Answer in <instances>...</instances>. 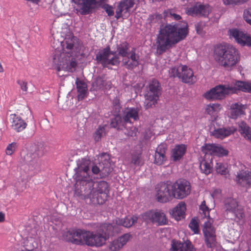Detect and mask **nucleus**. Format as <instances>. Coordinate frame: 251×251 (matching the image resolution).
<instances>
[{
  "mask_svg": "<svg viewBox=\"0 0 251 251\" xmlns=\"http://www.w3.org/2000/svg\"><path fill=\"white\" fill-rule=\"evenodd\" d=\"M77 43V39L73 34L66 35L63 41L54 39L52 46L55 50L52 57L53 65L58 71H71L75 67L76 62L73 50Z\"/></svg>",
  "mask_w": 251,
  "mask_h": 251,
  "instance_id": "obj_2",
  "label": "nucleus"
},
{
  "mask_svg": "<svg viewBox=\"0 0 251 251\" xmlns=\"http://www.w3.org/2000/svg\"><path fill=\"white\" fill-rule=\"evenodd\" d=\"M212 11V7L208 4H202L197 2L186 8L187 14L192 16H207Z\"/></svg>",
  "mask_w": 251,
  "mask_h": 251,
  "instance_id": "obj_16",
  "label": "nucleus"
},
{
  "mask_svg": "<svg viewBox=\"0 0 251 251\" xmlns=\"http://www.w3.org/2000/svg\"><path fill=\"white\" fill-rule=\"evenodd\" d=\"M186 210L185 203L180 202L172 210L171 214L176 220L179 221L184 218Z\"/></svg>",
  "mask_w": 251,
  "mask_h": 251,
  "instance_id": "obj_30",
  "label": "nucleus"
},
{
  "mask_svg": "<svg viewBox=\"0 0 251 251\" xmlns=\"http://www.w3.org/2000/svg\"><path fill=\"white\" fill-rule=\"evenodd\" d=\"M10 121L11 128L18 132L23 130L27 126L26 123L21 117L16 114H11L10 115Z\"/></svg>",
  "mask_w": 251,
  "mask_h": 251,
  "instance_id": "obj_24",
  "label": "nucleus"
},
{
  "mask_svg": "<svg viewBox=\"0 0 251 251\" xmlns=\"http://www.w3.org/2000/svg\"><path fill=\"white\" fill-rule=\"evenodd\" d=\"M104 84V82L100 78H98L93 83V87H97L98 88H101Z\"/></svg>",
  "mask_w": 251,
  "mask_h": 251,
  "instance_id": "obj_45",
  "label": "nucleus"
},
{
  "mask_svg": "<svg viewBox=\"0 0 251 251\" xmlns=\"http://www.w3.org/2000/svg\"><path fill=\"white\" fill-rule=\"evenodd\" d=\"M222 106L221 104L215 103H210L206 105L205 112L214 119H216L218 116V114L221 111Z\"/></svg>",
  "mask_w": 251,
  "mask_h": 251,
  "instance_id": "obj_34",
  "label": "nucleus"
},
{
  "mask_svg": "<svg viewBox=\"0 0 251 251\" xmlns=\"http://www.w3.org/2000/svg\"><path fill=\"white\" fill-rule=\"evenodd\" d=\"M155 197L160 202H166L173 199L171 183H161L155 188Z\"/></svg>",
  "mask_w": 251,
  "mask_h": 251,
  "instance_id": "obj_13",
  "label": "nucleus"
},
{
  "mask_svg": "<svg viewBox=\"0 0 251 251\" xmlns=\"http://www.w3.org/2000/svg\"><path fill=\"white\" fill-rule=\"evenodd\" d=\"M188 33V24L182 22L176 24H168L160 28L156 38L157 52L159 54L184 39Z\"/></svg>",
  "mask_w": 251,
  "mask_h": 251,
  "instance_id": "obj_3",
  "label": "nucleus"
},
{
  "mask_svg": "<svg viewBox=\"0 0 251 251\" xmlns=\"http://www.w3.org/2000/svg\"><path fill=\"white\" fill-rule=\"evenodd\" d=\"M200 168L202 173L205 175H208L211 173L212 170V158L206 160L202 159L200 161Z\"/></svg>",
  "mask_w": 251,
  "mask_h": 251,
  "instance_id": "obj_36",
  "label": "nucleus"
},
{
  "mask_svg": "<svg viewBox=\"0 0 251 251\" xmlns=\"http://www.w3.org/2000/svg\"><path fill=\"white\" fill-rule=\"evenodd\" d=\"M187 149L185 145H176L172 151V157L174 161L180 160L185 154Z\"/></svg>",
  "mask_w": 251,
  "mask_h": 251,
  "instance_id": "obj_33",
  "label": "nucleus"
},
{
  "mask_svg": "<svg viewBox=\"0 0 251 251\" xmlns=\"http://www.w3.org/2000/svg\"><path fill=\"white\" fill-rule=\"evenodd\" d=\"M98 159L101 162L99 163V167L97 165L93 166L92 172L95 175H98L100 173L103 176H107L111 171L108 161L109 159L108 155L107 153H103L99 156Z\"/></svg>",
  "mask_w": 251,
  "mask_h": 251,
  "instance_id": "obj_18",
  "label": "nucleus"
},
{
  "mask_svg": "<svg viewBox=\"0 0 251 251\" xmlns=\"http://www.w3.org/2000/svg\"><path fill=\"white\" fill-rule=\"evenodd\" d=\"M167 147L165 144L159 145L156 149L154 163L158 165H162L167 160L165 155Z\"/></svg>",
  "mask_w": 251,
  "mask_h": 251,
  "instance_id": "obj_25",
  "label": "nucleus"
},
{
  "mask_svg": "<svg viewBox=\"0 0 251 251\" xmlns=\"http://www.w3.org/2000/svg\"><path fill=\"white\" fill-rule=\"evenodd\" d=\"M104 130V127L102 126H99L97 129L94 135V138L96 141H98L100 139Z\"/></svg>",
  "mask_w": 251,
  "mask_h": 251,
  "instance_id": "obj_44",
  "label": "nucleus"
},
{
  "mask_svg": "<svg viewBox=\"0 0 251 251\" xmlns=\"http://www.w3.org/2000/svg\"><path fill=\"white\" fill-rule=\"evenodd\" d=\"M134 4L133 0H123L119 3L116 11V18L119 19L121 17L123 14H128L129 9L132 7Z\"/></svg>",
  "mask_w": 251,
  "mask_h": 251,
  "instance_id": "obj_23",
  "label": "nucleus"
},
{
  "mask_svg": "<svg viewBox=\"0 0 251 251\" xmlns=\"http://www.w3.org/2000/svg\"><path fill=\"white\" fill-rule=\"evenodd\" d=\"M139 109L137 108H127L123 112V119L116 115L112 120L111 125L118 129H123L125 127L126 123H131V120L136 121L138 119Z\"/></svg>",
  "mask_w": 251,
  "mask_h": 251,
  "instance_id": "obj_9",
  "label": "nucleus"
},
{
  "mask_svg": "<svg viewBox=\"0 0 251 251\" xmlns=\"http://www.w3.org/2000/svg\"><path fill=\"white\" fill-rule=\"evenodd\" d=\"M246 106L240 103H234L231 105L229 116L231 118L236 119L242 115H244Z\"/></svg>",
  "mask_w": 251,
  "mask_h": 251,
  "instance_id": "obj_31",
  "label": "nucleus"
},
{
  "mask_svg": "<svg viewBox=\"0 0 251 251\" xmlns=\"http://www.w3.org/2000/svg\"><path fill=\"white\" fill-rule=\"evenodd\" d=\"M117 229L111 224H104L100 229L96 233L88 231L86 236V245L91 247H101L105 244L110 233H115Z\"/></svg>",
  "mask_w": 251,
  "mask_h": 251,
  "instance_id": "obj_7",
  "label": "nucleus"
},
{
  "mask_svg": "<svg viewBox=\"0 0 251 251\" xmlns=\"http://www.w3.org/2000/svg\"><path fill=\"white\" fill-rule=\"evenodd\" d=\"M221 191L219 189H215L211 192V196L213 199L219 197L221 194Z\"/></svg>",
  "mask_w": 251,
  "mask_h": 251,
  "instance_id": "obj_46",
  "label": "nucleus"
},
{
  "mask_svg": "<svg viewBox=\"0 0 251 251\" xmlns=\"http://www.w3.org/2000/svg\"><path fill=\"white\" fill-rule=\"evenodd\" d=\"M18 148L19 144L18 143L12 142L7 146L5 150V153L6 155L11 156L16 151Z\"/></svg>",
  "mask_w": 251,
  "mask_h": 251,
  "instance_id": "obj_40",
  "label": "nucleus"
},
{
  "mask_svg": "<svg viewBox=\"0 0 251 251\" xmlns=\"http://www.w3.org/2000/svg\"><path fill=\"white\" fill-rule=\"evenodd\" d=\"M171 246L172 251H196L193 245L189 241L184 243L173 241Z\"/></svg>",
  "mask_w": 251,
  "mask_h": 251,
  "instance_id": "obj_26",
  "label": "nucleus"
},
{
  "mask_svg": "<svg viewBox=\"0 0 251 251\" xmlns=\"http://www.w3.org/2000/svg\"><path fill=\"white\" fill-rule=\"evenodd\" d=\"M249 0H223V2L226 5H235L245 3Z\"/></svg>",
  "mask_w": 251,
  "mask_h": 251,
  "instance_id": "obj_43",
  "label": "nucleus"
},
{
  "mask_svg": "<svg viewBox=\"0 0 251 251\" xmlns=\"http://www.w3.org/2000/svg\"><path fill=\"white\" fill-rule=\"evenodd\" d=\"M104 9L109 16H111L113 15L114 11L111 6L106 5L105 6Z\"/></svg>",
  "mask_w": 251,
  "mask_h": 251,
  "instance_id": "obj_47",
  "label": "nucleus"
},
{
  "mask_svg": "<svg viewBox=\"0 0 251 251\" xmlns=\"http://www.w3.org/2000/svg\"><path fill=\"white\" fill-rule=\"evenodd\" d=\"M236 130V128L234 126L227 128H219L214 130L212 132V134L216 138L223 139L233 134Z\"/></svg>",
  "mask_w": 251,
  "mask_h": 251,
  "instance_id": "obj_29",
  "label": "nucleus"
},
{
  "mask_svg": "<svg viewBox=\"0 0 251 251\" xmlns=\"http://www.w3.org/2000/svg\"><path fill=\"white\" fill-rule=\"evenodd\" d=\"M31 251L30 250L26 249L25 251Z\"/></svg>",
  "mask_w": 251,
  "mask_h": 251,
  "instance_id": "obj_56",
  "label": "nucleus"
},
{
  "mask_svg": "<svg viewBox=\"0 0 251 251\" xmlns=\"http://www.w3.org/2000/svg\"><path fill=\"white\" fill-rule=\"evenodd\" d=\"M143 218L147 221L155 222L159 225H165L167 220L165 215L160 210H151L144 213Z\"/></svg>",
  "mask_w": 251,
  "mask_h": 251,
  "instance_id": "obj_20",
  "label": "nucleus"
},
{
  "mask_svg": "<svg viewBox=\"0 0 251 251\" xmlns=\"http://www.w3.org/2000/svg\"><path fill=\"white\" fill-rule=\"evenodd\" d=\"M48 151V147L42 141L38 142L35 144L34 153L38 157L43 156Z\"/></svg>",
  "mask_w": 251,
  "mask_h": 251,
  "instance_id": "obj_37",
  "label": "nucleus"
},
{
  "mask_svg": "<svg viewBox=\"0 0 251 251\" xmlns=\"http://www.w3.org/2000/svg\"><path fill=\"white\" fill-rule=\"evenodd\" d=\"M243 18L247 24L251 25V7H248L244 10Z\"/></svg>",
  "mask_w": 251,
  "mask_h": 251,
  "instance_id": "obj_41",
  "label": "nucleus"
},
{
  "mask_svg": "<svg viewBox=\"0 0 251 251\" xmlns=\"http://www.w3.org/2000/svg\"><path fill=\"white\" fill-rule=\"evenodd\" d=\"M132 162L137 165H141L142 164V161L139 156H135L132 158Z\"/></svg>",
  "mask_w": 251,
  "mask_h": 251,
  "instance_id": "obj_48",
  "label": "nucleus"
},
{
  "mask_svg": "<svg viewBox=\"0 0 251 251\" xmlns=\"http://www.w3.org/2000/svg\"><path fill=\"white\" fill-rule=\"evenodd\" d=\"M238 91L251 93V83L233 80L225 85H219L203 94L207 100H221L226 95L236 93Z\"/></svg>",
  "mask_w": 251,
  "mask_h": 251,
  "instance_id": "obj_4",
  "label": "nucleus"
},
{
  "mask_svg": "<svg viewBox=\"0 0 251 251\" xmlns=\"http://www.w3.org/2000/svg\"><path fill=\"white\" fill-rule=\"evenodd\" d=\"M239 131L242 136L251 143V128L243 122L239 124Z\"/></svg>",
  "mask_w": 251,
  "mask_h": 251,
  "instance_id": "obj_38",
  "label": "nucleus"
},
{
  "mask_svg": "<svg viewBox=\"0 0 251 251\" xmlns=\"http://www.w3.org/2000/svg\"><path fill=\"white\" fill-rule=\"evenodd\" d=\"M3 71H4L3 68L1 64L0 63V73H2V72H3Z\"/></svg>",
  "mask_w": 251,
  "mask_h": 251,
  "instance_id": "obj_54",
  "label": "nucleus"
},
{
  "mask_svg": "<svg viewBox=\"0 0 251 251\" xmlns=\"http://www.w3.org/2000/svg\"><path fill=\"white\" fill-rule=\"evenodd\" d=\"M170 15L175 20H177L180 19V16L176 14L170 13Z\"/></svg>",
  "mask_w": 251,
  "mask_h": 251,
  "instance_id": "obj_52",
  "label": "nucleus"
},
{
  "mask_svg": "<svg viewBox=\"0 0 251 251\" xmlns=\"http://www.w3.org/2000/svg\"><path fill=\"white\" fill-rule=\"evenodd\" d=\"M130 237V234H125L114 240L109 245L110 250L112 251H117L121 249L129 240Z\"/></svg>",
  "mask_w": 251,
  "mask_h": 251,
  "instance_id": "obj_28",
  "label": "nucleus"
},
{
  "mask_svg": "<svg viewBox=\"0 0 251 251\" xmlns=\"http://www.w3.org/2000/svg\"><path fill=\"white\" fill-rule=\"evenodd\" d=\"M215 170L218 174L226 176L228 173L227 165L222 162H217L215 166Z\"/></svg>",
  "mask_w": 251,
  "mask_h": 251,
  "instance_id": "obj_39",
  "label": "nucleus"
},
{
  "mask_svg": "<svg viewBox=\"0 0 251 251\" xmlns=\"http://www.w3.org/2000/svg\"><path fill=\"white\" fill-rule=\"evenodd\" d=\"M79 8L81 14H88L97 4H100L107 0H72Z\"/></svg>",
  "mask_w": 251,
  "mask_h": 251,
  "instance_id": "obj_19",
  "label": "nucleus"
},
{
  "mask_svg": "<svg viewBox=\"0 0 251 251\" xmlns=\"http://www.w3.org/2000/svg\"><path fill=\"white\" fill-rule=\"evenodd\" d=\"M169 75L172 77H178L185 83H193L196 81L193 70L185 65H179L172 68Z\"/></svg>",
  "mask_w": 251,
  "mask_h": 251,
  "instance_id": "obj_10",
  "label": "nucleus"
},
{
  "mask_svg": "<svg viewBox=\"0 0 251 251\" xmlns=\"http://www.w3.org/2000/svg\"><path fill=\"white\" fill-rule=\"evenodd\" d=\"M210 210V209L205 205V201H203L200 206V213L203 215L205 220L203 232L207 247L212 248L215 246L216 241L215 229L212 226L213 221L209 217Z\"/></svg>",
  "mask_w": 251,
  "mask_h": 251,
  "instance_id": "obj_8",
  "label": "nucleus"
},
{
  "mask_svg": "<svg viewBox=\"0 0 251 251\" xmlns=\"http://www.w3.org/2000/svg\"><path fill=\"white\" fill-rule=\"evenodd\" d=\"M118 54L110 50L109 47L100 50L96 55L97 61L104 67L108 68L110 66H117L121 62L131 54L129 51L128 44L124 42L118 47Z\"/></svg>",
  "mask_w": 251,
  "mask_h": 251,
  "instance_id": "obj_5",
  "label": "nucleus"
},
{
  "mask_svg": "<svg viewBox=\"0 0 251 251\" xmlns=\"http://www.w3.org/2000/svg\"><path fill=\"white\" fill-rule=\"evenodd\" d=\"M75 84L77 89L78 99V100H82L85 96L87 90V85L83 81L76 78Z\"/></svg>",
  "mask_w": 251,
  "mask_h": 251,
  "instance_id": "obj_35",
  "label": "nucleus"
},
{
  "mask_svg": "<svg viewBox=\"0 0 251 251\" xmlns=\"http://www.w3.org/2000/svg\"><path fill=\"white\" fill-rule=\"evenodd\" d=\"M202 26L203 24L201 23H198L196 25L197 32L199 34H201L202 33Z\"/></svg>",
  "mask_w": 251,
  "mask_h": 251,
  "instance_id": "obj_50",
  "label": "nucleus"
},
{
  "mask_svg": "<svg viewBox=\"0 0 251 251\" xmlns=\"http://www.w3.org/2000/svg\"><path fill=\"white\" fill-rule=\"evenodd\" d=\"M160 94L159 82L153 79L150 83L149 90L145 95L144 106L146 109L152 107L157 103Z\"/></svg>",
  "mask_w": 251,
  "mask_h": 251,
  "instance_id": "obj_11",
  "label": "nucleus"
},
{
  "mask_svg": "<svg viewBox=\"0 0 251 251\" xmlns=\"http://www.w3.org/2000/svg\"><path fill=\"white\" fill-rule=\"evenodd\" d=\"M90 161L86 158H82L77 161V167L76 169L75 178L77 182L83 185L85 182L87 188L85 190L84 199H90L91 202L101 204L106 200L108 191V184L101 181L94 183L89 170Z\"/></svg>",
  "mask_w": 251,
  "mask_h": 251,
  "instance_id": "obj_1",
  "label": "nucleus"
},
{
  "mask_svg": "<svg viewBox=\"0 0 251 251\" xmlns=\"http://www.w3.org/2000/svg\"><path fill=\"white\" fill-rule=\"evenodd\" d=\"M244 166H242L241 170L237 172L236 181L240 185L247 187L251 185V172L244 169Z\"/></svg>",
  "mask_w": 251,
  "mask_h": 251,
  "instance_id": "obj_22",
  "label": "nucleus"
},
{
  "mask_svg": "<svg viewBox=\"0 0 251 251\" xmlns=\"http://www.w3.org/2000/svg\"><path fill=\"white\" fill-rule=\"evenodd\" d=\"M155 17L157 18L158 16H155ZM158 17H160V16L159 15Z\"/></svg>",
  "mask_w": 251,
  "mask_h": 251,
  "instance_id": "obj_57",
  "label": "nucleus"
},
{
  "mask_svg": "<svg viewBox=\"0 0 251 251\" xmlns=\"http://www.w3.org/2000/svg\"><path fill=\"white\" fill-rule=\"evenodd\" d=\"M189 227L195 234L199 233V226L197 220L195 219H192L189 224Z\"/></svg>",
  "mask_w": 251,
  "mask_h": 251,
  "instance_id": "obj_42",
  "label": "nucleus"
},
{
  "mask_svg": "<svg viewBox=\"0 0 251 251\" xmlns=\"http://www.w3.org/2000/svg\"><path fill=\"white\" fill-rule=\"evenodd\" d=\"M18 83L21 86V89L24 91H26L27 89V83L24 81L18 80Z\"/></svg>",
  "mask_w": 251,
  "mask_h": 251,
  "instance_id": "obj_49",
  "label": "nucleus"
},
{
  "mask_svg": "<svg viewBox=\"0 0 251 251\" xmlns=\"http://www.w3.org/2000/svg\"><path fill=\"white\" fill-rule=\"evenodd\" d=\"M214 57L220 66L230 69L240 61V56L238 50L232 45L220 44L215 48Z\"/></svg>",
  "mask_w": 251,
  "mask_h": 251,
  "instance_id": "obj_6",
  "label": "nucleus"
},
{
  "mask_svg": "<svg viewBox=\"0 0 251 251\" xmlns=\"http://www.w3.org/2000/svg\"><path fill=\"white\" fill-rule=\"evenodd\" d=\"M39 0H32V3H35L36 4H38V1Z\"/></svg>",
  "mask_w": 251,
  "mask_h": 251,
  "instance_id": "obj_55",
  "label": "nucleus"
},
{
  "mask_svg": "<svg viewBox=\"0 0 251 251\" xmlns=\"http://www.w3.org/2000/svg\"><path fill=\"white\" fill-rule=\"evenodd\" d=\"M225 205L226 210L233 213L237 219L240 220L244 218L243 208L235 200L231 198L227 199Z\"/></svg>",
  "mask_w": 251,
  "mask_h": 251,
  "instance_id": "obj_21",
  "label": "nucleus"
},
{
  "mask_svg": "<svg viewBox=\"0 0 251 251\" xmlns=\"http://www.w3.org/2000/svg\"><path fill=\"white\" fill-rule=\"evenodd\" d=\"M5 220V216L4 214L1 212H0V222H3Z\"/></svg>",
  "mask_w": 251,
  "mask_h": 251,
  "instance_id": "obj_53",
  "label": "nucleus"
},
{
  "mask_svg": "<svg viewBox=\"0 0 251 251\" xmlns=\"http://www.w3.org/2000/svg\"><path fill=\"white\" fill-rule=\"evenodd\" d=\"M137 217L135 216H127L124 219H118L116 220V223L111 224L119 231V226H123L126 227L131 226L133 224L137 221Z\"/></svg>",
  "mask_w": 251,
  "mask_h": 251,
  "instance_id": "obj_27",
  "label": "nucleus"
},
{
  "mask_svg": "<svg viewBox=\"0 0 251 251\" xmlns=\"http://www.w3.org/2000/svg\"><path fill=\"white\" fill-rule=\"evenodd\" d=\"M88 231L80 229L70 230L64 233L63 237L65 240L75 244H85Z\"/></svg>",
  "mask_w": 251,
  "mask_h": 251,
  "instance_id": "obj_15",
  "label": "nucleus"
},
{
  "mask_svg": "<svg viewBox=\"0 0 251 251\" xmlns=\"http://www.w3.org/2000/svg\"><path fill=\"white\" fill-rule=\"evenodd\" d=\"M201 151L205 154L217 155L222 157L227 156L228 151L220 145L215 144H206L201 147Z\"/></svg>",
  "mask_w": 251,
  "mask_h": 251,
  "instance_id": "obj_17",
  "label": "nucleus"
},
{
  "mask_svg": "<svg viewBox=\"0 0 251 251\" xmlns=\"http://www.w3.org/2000/svg\"><path fill=\"white\" fill-rule=\"evenodd\" d=\"M171 188L173 198L182 199L191 192L190 183L186 180H178L171 184Z\"/></svg>",
  "mask_w": 251,
  "mask_h": 251,
  "instance_id": "obj_12",
  "label": "nucleus"
},
{
  "mask_svg": "<svg viewBox=\"0 0 251 251\" xmlns=\"http://www.w3.org/2000/svg\"><path fill=\"white\" fill-rule=\"evenodd\" d=\"M137 129L135 127H132L131 128V131H128L126 133L128 136H134L136 135Z\"/></svg>",
  "mask_w": 251,
  "mask_h": 251,
  "instance_id": "obj_51",
  "label": "nucleus"
},
{
  "mask_svg": "<svg viewBox=\"0 0 251 251\" xmlns=\"http://www.w3.org/2000/svg\"><path fill=\"white\" fill-rule=\"evenodd\" d=\"M138 56L135 53L134 51L132 50L129 56L127 57L124 59H122L121 62L124 66L129 69H132L136 67L139 63Z\"/></svg>",
  "mask_w": 251,
  "mask_h": 251,
  "instance_id": "obj_32",
  "label": "nucleus"
},
{
  "mask_svg": "<svg viewBox=\"0 0 251 251\" xmlns=\"http://www.w3.org/2000/svg\"><path fill=\"white\" fill-rule=\"evenodd\" d=\"M228 34L230 39H234L241 46L251 47V35L243 31L237 29H230Z\"/></svg>",
  "mask_w": 251,
  "mask_h": 251,
  "instance_id": "obj_14",
  "label": "nucleus"
}]
</instances>
